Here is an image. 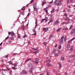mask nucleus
Listing matches in <instances>:
<instances>
[{
    "instance_id": "a211bd4d",
    "label": "nucleus",
    "mask_w": 75,
    "mask_h": 75,
    "mask_svg": "<svg viewBox=\"0 0 75 75\" xmlns=\"http://www.w3.org/2000/svg\"><path fill=\"white\" fill-rule=\"evenodd\" d=\"M61 29H62V28H60L57 30V32H59V31H60Z\"/></svg>"
},
{
    "instance_id": "4468645a",
    "label": "nucleus",
    "mask_w": 75,
    "mask_h": 75,
    "mask_svg": "<svg viewBox=\"0 0 75 75\" xmlns=\"http://www.w3.org/2000/svg\"><path fill=\"white\" fill-rule=\"evenodd\" d=\"M14 36H11L10 38L11 40H14Z\"/></svg>"
},
{
    "instance_id": "f704fd0d",
    "label": "nucleus",
    "mask_w": 75,
    "mask_h": 75,
    "mask_svg": "<svg viewBox=\"0 0 75 75\" xmlns=\"http://www.w3.org/2000/svg\"><path fill=\"white\" fill-rule=\"evenodd\" d=\"M67 39V36H65L64 39V41L65 42V41H66V40Z\"/></svg>"
},
{
    "instance_id": "bb28decb",
    "label": "nucleus",
    "mask_w": 75,
    "mask_h": 75,
    "mask_svg": "<svg viewBox=\"0 0 75 75\" xmlns=\"http://www.w3.org/2000/svg\"><path fill=\"white\" fill-rule=\"evenodd\" d=\"M59 68H62V66H61V63H59Z\"/></svg>"
},
{
    "instance_id": "4c0bfd02",
    "label": "nucleus",
    "mask_w": 75,
    "mask_h": 75,
    "mask_svg": "<svg viewBox=\"0 0 75 75\" xmlns=\"http://www.w3.org/2000/svg\"><path fill=\"white\" fill-rule=\"evenodd\" d=\"M2 70H3V71H3L4 72H6V71H7L6 69H2Z\"/></svg>"
},
{
    "instance_id": "c756f323",
    "label": "nucleus",
    "mask_w": 75,
    "mask_h": 75,
    "mask_svg": "<svg viewBox=\"0 0 75 75\" xmlns=\"http://www.w3.org/2000/svg\"><path fill=\"white\" fill-rule=\"evenodd\" d=\"M46 9H47V8H45L44 9V10H45V11L46 13H47V14H48V11H47V10H46Z\"/></svg>"
},
{
    "instance_id": "412c9836",
    "label": "nucleus",
    "mask_w": 75,
    "mask_h": 75,
    "mask_svg": "<svg viewBox=\"0 0 75 75\" xmlns=\"http://www.w3.org/2000/svg\"><path fill=\"white\" fill-rule=\"evenodd\" d=\"M18 62L14 64V66H15V67H16V66H17V65H18Z\"/></svg>"
},
{
    "instance_id": "f3484780",
    "label": "nucleus",
    "mask_w": 75,
    "mask_h": 75,
    "mask_svg": "<svg viewBox=\"0 0 75 75\" xmlns=\"http://www.w3.org/2000/svg\"><path fill=\"white\" fill-rule=\"evenodd\" d=\"M57 49H54L53 50V53L54 54V53H55V52H57Z\"/></svg>"
},
{
    "instance_id": "0eeeda50",
    "label": "nucleus",
    "mask_w": 75,
    "mask_h": 75,
    "mask_svg": "<svg viewBox=\"0 0 75 75\" xmlns=\"http://www.w3.org/2000/svg\"><path fill=\"white\" fill-rule=\"evenodd\" d=\"M13 33H11V32H9L8 33V35H10V34H11V35H12V36H14V33H13V32H12Z\"/></svg>"
},
{
    "instance_id": "58836bf2",
    "label": "nucleus",
    "mask_w": 75,
    "mask_h": 75,
    "mask_svg": "<svg viewBox=\"0 0 75 75\" xmlns=\"http://www.w3.org/2000/svg\"><path fill=\"white\" fill-rule=\"evenodd\" d=\"M52 19H51L50 21L49 22H48V24H49V23H50L51 22H52Z\"/></svg>"
},
{
    "instance_id": "f257e3e1",
    "label": "nucleus",
    "mask_w": 75,
    "mask_h": 75,
    "mask_svg": "<svg viewBox=\"0 0 75 75\" xmlns=\"http://www.w3.org/2000/svg\"><path fill=\"white\" fill-rule=\"evenodd\" d=\"M64 36H62V37L61 38V40H60V44H62L64 43Z\"/></svg>"
},
{
    "instance_id": "09e8293b",
    "label": "nucleus",
    "mask_w": 75,
    "mask_h": 75,
    "mask_svg": "<svg viewBox=\"0 0 75 75\" xmlns=\"http://www.w3.org/2000/svg\"><path fill=\"white\" fill-rule=\"evenodd\" d=\"M72 27H73V26H72V25H71L69 28V29H71V28H72Z\"/></svg>"
},
{
    "instance_id": "de8ad7c7",
    "label": "nucleus",
    "mask_w": 75,
    "mask_h": 75,
    "mask_svg": "<svg viewBox=\"0 0 75 75\" xmlns=\"http://www.w3.org/2000/svg\"><path fill=\"white\" fill-rule=\"evenodd\" d=\"M8 43H11V41L9 40V41H8Z\"/></svg>"
},
{
    "instance_id": "49530a36",
    "label": "nucleus",
    "mask_w": 75,
    "mask_h": 75,
    "mask_svg": "<svg viewBox=\"0 0 75 75\" xmlns=\"http://www.w3.org/2000/svg\"><path fill=\"white\" fill-rule=\"evenodd\" d=\"M47 75H50V72H47Z\"/></svg>"
},
{
    "instance_id": "c9c22d12",
    "label": "nucleus",
    "mask_w": 75,
    "mask_h": 75,
    "mask_svg": "<svg viewBox=\"0 0 75 75\" xmlns=\"http://www.w3.org/2000/svg\"><path fill=\"white\" fill-rule=\"evenodd\" d=\"M61 49V45H60L59 47V49L60 50V49Z\"/></svg>"
},
{
    "instance_id": "ea45409f",
    "label": "nucleus",
    "mask_w": 75,
    "mask_h": 75,
    "mask_svg": "<svg viewBox=\"0 0 75 75\" xmlns=\"http://www.w3.org/2000/svg\"><path fill=\"white\" fill-rule=\"evenodd\" d=\"M71 42H72L71 40H70V41H69L68 43H69V44H71Z\"/></svg>"
},
{
    "instance_id": "338daca9",
    "label": "nucleus",
    "mask_w": 75,
    "mask_h": 75,
    "mask_svg": "<svg viewBox=\"0 0 75 75\" xmlns=\"http://www.w3.org/2000/svg\"><path fill=\"white\" fill-rule=\"evenodd\" d=\"M3 72H2V75H5V74H4Z\"/></svg>"
},
{
    "instance_id": "a878e982",
    "label": "nucleus",
    "mask_w": 75,
    "mask_h": 75,
    "mask_svg": "<svg viewBox=\"0 0 75 75\" xmlns=\"http://www.w3.org/2000/svg\"><path fill=\"white\" fill-rule=\"evenodd\" d=\"M63 30H68V29L67 28H63Z\"/></svg>"
},
{
    "instance_id": "2eb2a0df",
    "label": "nucleus",
    "mask_w": 75,
    "mask_h": 75,
    "mask_svg": "<svg viewBox=\"0 0 75 75\" xmlns=\"http://www.w3.org/2000/svg\"><path fill=\"white\" fill-rule=\"evenodd\" d=\"M73 46H71V49H70V52H72V51H73Z\"/></svg>"
},
{
    "instance_id": "13d9d810",
    "label": "nucleus",
    "mask_w": 75,
    "mask_h": 75,
    "mask_svg": "<svg viewBox=\"0 0 75 75\" xmlns=\"http://www.w3.org/2000/svg\"><path fill=\"white\" fill-rule=\"evenodd\" d=\"M34 0H32L30 2V3L31 4L33 2Z\"/></svg>"
},
{
    "instance_id": "9b49d317",
    "label": "nucleus",
    "mask_w": 75,
    "mask_h": 75,
    "mask_svg": "<svg viewBox=\"0 0 75 75\" xmlns=\"http://www.w3.org/2000/svg\"><path fill=\"white\" fill-rule=\"evenodd\" d=\"M75 34L74 31L73 30H72L70 32V34L73 35V34Z\"/></svg>"
},
{
    "instance_id": "69168bd1",
    "label": "nucleus",
    "mask_w": 75,
    "mask_h": 75,
    "mask_svg": "<svg viewBox=\"0 0 75 75\" xmlns=\"http://www.w3.org/2000/svg\"><path fill=\"white\" fill-rule=\"evenodd\" d=\"M18 38H21V37H20V35H18Z\"/></svg>"
},
{
    "instance_id": "c85d7f7f",
    "label": "nucleus",
    "mask_w": 75,
    "mask_h": 75,
    "mask_svg": "<svg viewBox=\"0 0 75 75\" xmlns=\"http://www.w3.org/2000/svg\"><path fill=\"white\" fill-rule=\"evenodd\" d=\"M70 47H71V46L70 45H69V44H68L67 46V48H70Z\"/></svg>"
},
{
    "instance_id": "39448f33",
    "label": "nucleus",
    "mask_w": 75,
    "mask_h": 75,
    "mask_svg": "<svg viewBox=\"0 0 75 75\" xmlns=\"http://www.w3.org/2000/svg\"><path fill=\"white\" fill-rule=\"evenodd\" d=\"M33 69L31 68L29 69V71L30 74H32L33 73Z\"/></svg>"
},
{
    "instance_id": "6e6552de",
    "label": "nucleus",
    "mask_w": 75,
    "mask_h": 75,
    "mask_svg": "<svg viewBox=\"0 0 75 75\" xmlns=\"http://www.w3.org/2000/svg\"><path fill=\"white\" fill-rule=\"evenodd\" d=\"M57 51L58 52V53L55 54V55H56V56H58V54H60V50H58Z\"/></svg>"
},
{
    "instance_id": "a18cd8bd",
    "label": "nucleus",
    "mask_w": 75,
    "mask_h": 75,
    "mask_svg": "<svg viewBox=\"0 0 75 75\" xmlns=\"http://www.w3.org/2000/svg\"><path fill=\"white\" fill-rule=\"evenodd\" d=\"M70 3H72V2H74V0H70Z\"/></svg>"
},
{
    "instance_id": "ddd939ff",
    "label": "nucleus",
    "mask_w": 75,
    "mask_h": 75,
    "mask_svg": "<svg viewBox=\"0 0 75 75\" xmlns=\"http://www.w3.org/2000/svg\"><path fill=\"white\" fill-rule=\"evenodd\" d=\"M44 30L45 31L44 32H46V31H48V29H47V28H43V30Z\"/></svg>"
},
{
    "instance_id": "774afa93",
    "label": "nucleus",
    "mask_w": 75,
    "mask_h": 75,
    "mask_svg": "<svg viewBox=\"0 0 75 75\" xmlns=\"http://www.w3.org/2000/svg\"><path fill=\"white\" fill-rule=\"evenodd\" d=\"M75 38H72L71 40L72 41L73 40H75Z\"/></svg>"
},
{
    "instance_id": "3c124183",
    "label": "nucleus",
    "mask_w": 75,
    "mask_h": 75,
    "mask_svg": "<svg viewBox=\"0 0 75 75\" xmlns=\"http://www.w3.org/2000/svg\"><path fill=\"white\" fill-rule=\"evenodd\" d=\"M52 37H53V35H52L51 36H50V37L49 38H52Z\"/></svg>"
},
{
    "instance_id": "4be33fe9",
    "label": "nucleus",
    "mask_w": 75,
    "mask_h": 75,
    "mask_svg": "<svg viewBox=\"0 0 75 75\" xmlns=\"http://www.w3.org/2000/svg\"><path fill=\"white\" fill-rule=\"evenodd\" d=\"M46 3V2L45 1V0H44L43 1H42V6H43L44 4H45Z\"/></svg>"
},
{
    "instance_id": "0e129e2a",
    "label": "nucleus",
    "mask_w": 75,
    "mask_h": 75,
    "mask_svg": "<svg viewBox=\"0 0 75 75\" xmlns=\"http://www.w3.org/2000/svg\"><path fill=\"white\" fill-rule=\"evenodd\" d=\"M72 30H73L74 31V32L75 33V28L73 29Z\"/></svg>"
},
{
    "instance_id": "603ef678",
    "label": "nucleus",
    "mask_w": 75,
    "mask_h": 75,
    "mask_svg": "<svg viewBox=\"0 0 75 75\" xmlns=\"http://www.w3.org/2000/svg\"><path fill=\"white\" fill-rule=\"evenodd\" d=\"M35 62V63L36 64H38V62Z\"/></svg>"
},
{
    "instance_id": "2f4dec72",
    "label": "nucleus",
    "mask_w": 75,
    "mask_h": 75,
    "mask_svg": "<svg viewBox=\"0 0 75 75\" xmlns=\"http://www.w3.org/2000/svg\"><path fill=\"white\" fill-rule=\"evenodd\" d=\"M35 61H39V59L37 58H35Z\"/></svg>"
},
{
    "instance_id": "7c9ffc66",
    "label": "nucleus",
    "mask_w": 75,
    "mask_h": 75,
    "mask_svg": "<svg viewBox=\"0 0 75 75\" xmlns=\"http://www.w3.org/2000/svg\"><path fill=\"white\" fill-rule=\"evenodd\" d=\"M51 6L50 5H49L48 6H47L46 8H49V7H51Z\"/></svg>"
},
{
    "instance_id": "a19ab883",
    "label": "nucleus",
    "mask_w": 75,
    "mask_h": 75,
    "mask_svg": "<svg viewBox=\"0 0 75 75\" xmlns=\"http://www.w3.org/2000/svg\"><path fill=\"white\" fill-rule=\"evenodd\" d=\"M46 52H49V49H47V50H46Z\"/></svg>"
},
{
    "instance_id": "cd10ccee",
    "label": "nucleus",
    "mask_w": 75,
    "mask_h": 75,
    "mask_svg": "<svg viewBox=\"0 0 75 75\" xmlns=\"http://www.w3.org/2000/svg\"><path fill=\"white\" fill-rule=\"evenodd\" d=\"M61 5H62V3H59L57 4L58 6H61Z\"/></svg>"
},
{
    "instance_id": "864d4df0",
    "label": "nucleus",
    "mask_w": 75,
    "mask_h": 75,
    "mask_svg": "<svg viewBox=\"0 0 75 75\" xmlns=\"http://www.w3.org/2000/svg\"><path fill=\"white\" fill-rule=\"evenodd\" d=\"M7 68L8 71H10V68H9L7 67Z\"/></svg>"
},
{
    "instance_id": "680f3d73",
    "label": "nucleus",
    "mask_w": 75,
    "mask_h": 75,
    "mask_svg": "<svg viewBox=\"0 0 75 75\" xmlns=\"http://www.w3.org/2000/svg\"><path fill=\"white\" fill-rule=\"evenodd\" d=\"M38 48H39L38 47H36V49H35V50H36H36H38Z\"/></svg>"
},
{
    "instance_id": "4d7b16f0",
    "label": "nucleus",
    "mask_w": 75,
    "mask_h": 75,
    "mask_svg": "<svg viewBox=\"0 0 75 75\" xmlns=\"http://www.w3.org/2000/svg\"><path fill=\"white\" fill-rule=\"evenodd\" d=\"M36 54L37 53H38V52H39V50H37V51H36Z\"/></svg>"
},
{
    "instance_id": "c03bdc74",
    "label": "nucleus",
    "mask_w": 75,
    "mask_h": 75,
    "mask_svg": "<svg viewBox=\"0 0 75 75\" xmlns=\"http://www.w3.org/2000/svg\"><path fill=\"white\" fill-rule=\"evenodd\" d=\"M12 68L13 69H17V68L14 67H13Z\"/></svg>"
},
{
    "instance_id": "79ce46f5",
    "label": "nucleus",
    "mask_w": 75,
    "mask_h": 75,
    "mask_svg": "<svg viewBox=\"0 0 75 75\" xmlns=\"http://www.w3.org/2000/svg\"><path fill=\"white\" fill-rule=\"evenodd\" d=\"M9 38V37L8 36L7 37H6L5 39V40H8V38Z\"/></svg>"
},
{
    "instance_id": "e2e57ef3",
    "label": "nucleus",
    "mask_w": 75,
    "mask_h": 75,
    "mask_svg": "<svg viewBox=\"0 0 75 75\" xmlns=\"http://www.w3.org/2000/svg\"><path fill=\"white\" fill-rule=\"evenodd\" d=\"M73 58H75V55H73L72 56Z\"/></svg>"
},
{
    "instance_id": "b1692460",
    "label": "nucleus",
    "mask_w": 75,
    "mask_h": 75,
    "mask_svg": "<svg viewBox=\"0 0 75 75\" xmlns=\"http://www.w3.org/2000/svg\"><path fill=\"white\" fill-rule=\"evenodd\" d=\"M64 59H65V58L64 57H61V60H62V61H64Z\"/></svg>"
},
{
    "instance_id": "8fccbe9b",
    "label": "nucleus",
    "mask_w": 75,
    "mask_h": 75,
    "mask_svg": "<svg viewBox=\"0 0 75 75\" xmlns=\"http://www.w3.org/2000/svg\"><path fill=\"white\" fill-rule=\"evenodd\" d=\"M69 23H70V22H67L65 23V24H69Z\"/></svg>"
},
{
    "instance_id": "7ed1b4c3",
    "label": "nucleus",
    "mask_w": 75,
    "mask_h": 75,
    "mask_svg": "<svg viewBox=\"0 0 75 75\" xmlns=\"http://www.w3.org/2000/svg\"><path fill=\"white\" fill-rule=\"evenodd\" d=\"M22 73L23 74H25V75H26L27 74V72L25 71V70H22Z\"/></svg>"
},
{
    "instance_id": "bf43d9fd",
    "label": "nucleus",
    "mask_w": 75,
    "mask_h": 75,
    "mask_svg": "<svg viewBox=\"0 0 75 75\" xmlns=\"http://www.w3.org/2000/svg\"><path fill=\"white\" fill-rule=\"evenodd\" d=\"M26 36H27L26 35H25L23 36V38H25V37H26Z\"/></svg>"
},
{
    "instance_id": "1a4fd4ad",
    "label": "nucleus",
    "mask_w": 75,
    "mask_h": 75,
    "mask_svg": "<svg viewBox=\"0 0 75 75\" xmlns=\"http://www.w3.org/2000/svg\"><path fill=\"white\" fill-rule=\"evenodd\" d=\"M59 23V21L57 20H56L54 23V24H58V23Z\"/></svg>"
},
{
    "instance_id": "f03ea898",
    "label": "nucleus",
    "mask_w": 75,
    "mask_h": 75,
    "mask_svg": "<svg viewBox=\"0 0 75 75\" xmlns=\"http://www.w3.org/2000/svg\"><path fill=\"white\" fill-rule=\"evenodd\" d=\"M45 22H47V20H48V18L46 17L45 18V19H43L42 21H41V23H42L44 21H45Z\"/></svg>"
},
{
    "instance_id": "20e7f679",
    "label": "nucleus",
    "mask_w": 75,
    "mask_h": 75,
    "mask_svg": "<svg viewBox=\"0 0 75 75\" xmlns=\"http://www.w3.org/2000/svg\"><path fill=\"white\" fill-rule=\"evenodd\" d=\"M33 31L34 33L33 34V35H37V33H36V31H35V29H34L33 30Z\"/></svg>"
},
{
    "instance_id": "423d86ee",
    "label": "nucleus",
    "mask_w": 75,
    "mask_h": 75,
    "mask_svg": "<svg viewBox=\"0 0 75 75\" xmlns=\"http://www.w3.org/2000/svg\"><path fill=\"white\" fill-rule=\"evenodd\" d=\"M58 3V0H55V1L54 3V5H56Z\"/></svg>"
},
{
    "instance_id": "72a5a7b5",
    "label": "nucleus",
    "mask_w": 75,
    "mask_h": 75,
    "mask_svg": "<svg viewBox=\"0 0 75 75\" xmlns=\"http://www.w3.org/2000/svg\"><path fill=\"white\" fill-rule=\"evenodd\" d=\"M33 8L35 11H37V8L36 7L33 6Z\"/></svg>"
},
{
    "instance_id": "5701e85b",
    "label": "nucleus",
    "mask_w": 75,
    "mask_h": 75,
    "mask_svg": "<svg viewBox=\"0 0 75 75\" xmlns=\"http://www.w3.org/2000/svg\"><path fill=\"white\" fill-rule=\"evenodd\" d=\"M54 11H55V8H52L51 11L52 13H53L54 12Z\"/></svg>"
},
{
    "instance_id": "dca6fc26",
    "label": "nucleus",
    "mask_w": 75,
    "mask_h": 75,
    "mask_svg": "<svg viewBox=\"0 0 75 75\" xmlns=\"http://www.w3.org/2000/svg\"><path fill=\"white\" fill-rule=\"evenodd\" d=\"M51 61V60L50 59H48V60H47L45 61V62H47V63H50V62Z\"/></svg>"
},
{
    "instance_id": "6e6d98bb",
    "label": "nucleus",
    "mask_w": 75,
    "mask_h": 75,
    "mask_svg": "<svg viewBox=\"0 0 75 75\" xmlns=\"http://www.w3.org/2000/svg\"><path fill=\"white\" fill-rule=\"evenodd\" d=\"M64 24H65V22H63L62 23V25H64Z\"/></svg>"
},
{
    "instance_id": "5fc2aeb1",
    "label": "nucleus",
    "mask_w": 75,
    "mask_h": 75,
    "mask_svg": "<svg viewBox=\"0 0 75 75\" xmlns=\"http://www.w3.org/2000/svg\"><path fill=\"white\" fill-rule=\"evenodd\" d=\"M31 64H28V67H30Z\"/></svg>"
},
{
    "instance_id": "9d476101",
    "label": "nucleus",
    "mask_w": 75,
    "mask_h": 75,
    "mask_svg": "<svg viewBox=\"0 0 75 75\" xmlns=\"http://www.w3.org/2000/svg\"><path fill=\"white\" fill-rule=\"evenodd\" d=\"M46 66L47 67H49L50 66V67H52V64L49 63H47L46 64Z\"/></svg>"
},
{
    "instance_id": "f8f14e48",
    "label": "nucleus",
    "mask_w": 75,
    "mask_h": 75,
    "mask_svg": "<svg viewBox=\"0 0 75 75\" xmlns=\"http://www.w3.org/2000/svg\"><path fill=\"white\" fill-rule=\"evenodd\" d=\"M31 58H30L27 59L26 60H25V63H27V62H28V61H30V60H31Z\"/></svg>"
},
{
    "instance_id": "aec40b11",
    "label": "nucleus",
    "mask_w": 75,
    "mask_h": 75,
    "mask_svg": "<svg viewBox=\"0 0 75 75\" xmlns=\"http://www.w3.org/2000/svg\"><path fill=\"white\" fill-rule=\"evenodd\" d=\"M43 44H44V45L45 46V47L47 46V42L44 41V42Z\"/></svg>"
},
{
    "instance_id": "473e14b6",
    "label": "nucleus",
    "mask_w": 75,
    "mask_h": 75,
    "mask_svg": "<svg viewBox=\"0 0 75 75\" xmlns=\"http://www.w3.org/2000/svg\"><path fill=\"white\" fill-rule=\"evenodd\" d=\"M24 13H25L24 11H22L21 12L22 15H23V16H24Z\"/></svg>"
},
{
    "instance_id": "052dcab7",
    "label": "nucleus",
    "mask_w": 75,
    "mask_h": 75,
    "mask_svg": "<svg viewBox=\"0 0 75 75\" xmlns=\"http://www.w3.org/2000/svg\"><path fill=\"white\" fill-rule=\"evenodd\" d=\"M67 18V17H64V20H66Z\"/></svg>"
},
{
    "instance_id": "e433bc0d",
    "label": "nucleus",
    "mask_w": 75,
    "mask_h": 75,
    "mask_svg": "<svg viewBox=\"0 0 75 75\" xmlns=\"http://www.w3.org/2000/svg\"><path fill=\"white\" fill-rule=\"evenodd\" d=\"M22 28L23 30H25L24 26L23 25V26H22Z\"/></svg>"
},
{
    "instance_id": "393cba45",
    "label": "nucleus",
    "mask_w": 75,
    "mask_h": 75,
    "mask_svg": "<svg viewBox=\"0 0 75 75\" xmlns=\"http://www.w3.org/2000/svg\"><path fill=\"white\" fill-rule=\"evenodd\" d=\"M72 20V19H70L69 18H67L66 20H67V21H71V20Z\"/></svg>"
},
{
    "instance_id": "6ab92c4d",
    "label": "nucleus",
    "mask_w": 75,
    "mask_h": 75,
    "mask_svg": "<svg viewBox=\"0 0 75 75\" xmlns=\"http://www.w3.org/2000/svg\"><path fill=\"white\" fill-rule=\"evenodd\" d=\"M8 63H9L10 64H11V65H14L13 64V63H12V62H11V61H8Z\"/></svg>"
},
{
    "instance_id": "37998d69",
    "label": "nucleus",
    "mask_w": 75,
    "mask_h": 75,
    "mask_svg": "<svg viewBox=\"0 0 75 75\" xmlns=\"http://www.w3.org/2000/svg\"><path fill=\"white\" fill-rule=\"evenodd\" d=\"M64 16H65V17L67 16H68V14H67V13H65L64 14Z\"/></svg>"
}]
</instances>
